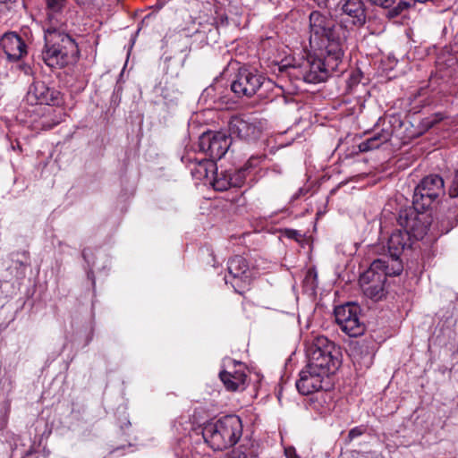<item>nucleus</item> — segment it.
<instances>
[{"mask_svg":"<svg viewBox=\"0 0 458 458\" xmlns=\"http://www.w3.org/2000/svg\"><path fill=\"white\" fill-rule=\"evenodd\" d=\"M47 5V14L60 13L64 11L65 0H45Z\"/></svg>","mask_w":458,"mask_h":458,"instance_id":"25","label":"nucleus"},{"mask_svg":"<svg viewBox=\"0 0 458 458\" xmlns=\"http://www.w3.org/2000/svg\"><path fill=\"white\" fill-rule=\"evenodd\" d=\"M335 318L343 332L352 337L363 334L364 325L360 322V308L358 304L348 302L335 309Z\"/></svg>","mask_w":458,"mask_h":458,"instance_id":"11","label":"nucleus"},{"mask_svg":"<svg viewBox=\"0 0 458 458\" xmlns=\"http://www.w3.org/2000/svg\"><path fill=\"white\" fill-rule=\"evenodd\" d=\"M428 210L412 204L399 211L397 222L415 240H421L427 234L432 222Z\"/></svg>","mask_w":458,"mask_h":458,"instance_id":"6","label":"nucleus"},{"mask_svg":"<svg viewBox=\"0 0 458 458\" xmlns=\"http://www.w3.org/2000/svg\"><path fill=\"white\" fill-rule=\"evenodd\" d=\"M233 363L236 364V361H235V360H233ZM237 364H238V362H237ZM239 366H240V367H242V364L241 362H239Z\"/></svg>","mask_w":458,"mask_h":458,"instance_id":"40","label":"nucleus"},{"mask_svg":"<svg viewBox=\"0 0 458 458\" xmlns=\"http://www.w3.org/2000/svg\"><path fill=\"white\" fill-rule=\"evenodd\" d=\"M219 377L228 391L245 389L247 374L241 369L233 372L223 370L219 373Z\"/></svg>","mask_w":458,"mask_h":458,"instance_id":"17","label":"nucleus"},{"mask_svg":"<svg viewBox=\"0 0 458 458\" xmlns=\"http://www.w3.org/2000/svg\"><path fill=\"white\" fill-rule=\"evenodd\" d=\"M310 41H316L319 47L325 46L327 60L337 62L344 55L343 44L348 38L349 31L345 26L339 24L329 13L313 11L309 16Z\"/></svg>","mask_w":458,"mask_h":458,"instance_id":"3","label":"nucleus"},{"mask_svg":"<svg viewBox=\"0 0 458 458\" xmlns=\"http://www.w3.org/2000/svg\"><path fill=\"white\" fill-rule=\"evenodd\" d=\"M59 123H60L59 120L55 121L54 123H51V124L44 123H43V128L49 130V129H52L55 125L58 124Z\"/></svg>","mask_w":458,"mask_h":458,"instance_id":"33","label":"nucleus"},{"mask_svg":"<svg viewBox=\"0 0 458 458\" xmlns=\"http://www.w3.org/2000/svg\"><path fill=\"white\" fill-rule=\"evenodd\" d=\"M228 174H230V178L228 180H230L231 187H242L246 178L247 168L241 167L234 172L228 171Z\"/></svg>","mask_w":458,"mask_h":458,"instance_id":"23","label":"nucleus"},{"mask_svg":"<svg viewBox=\"0 0 458 458\" xmlns=\"http://www.w3.org/2000/svg\"><path fill=\"white\" fill-rule=\"evenodd\" d=\"M390 140V133L387 131L374 134L372 137L360 142L358 146L360 152H367L379 148L383 143Z\"/></svg>","mask_w":458,"mask_h":458,"instance_id":"20","label":"nucleus"},{"mask_svg":"<svg viewBox=\"0 0 458 458\" xmlns=\"http://www.w3.org/2000/svg\"><path fill=\"white\" fill-rule=\"evenodd\" d=\"M4 427V421H2V422L0 423V429H2Z\"/></svg>","mask_w":458,"mask_h":458,"instance_id":"39","label":"nucleus"},{"mask_svg":"<svg viewBox=\"0 0 458 458\" xmlns=\"http://www.w3.org/2000/svg\"><path fill=\"white\" fill-rule=\"evenodd\" d=\"M444 119V115L441 113H436L430 116L424 118L421 121V126L426 130H429L434 127L437 123Z\"/></svg>","mask_w":458,"mask_h":458,"instance_id":"24","label":"nucleus"},{"mask_svg":"<svg viewBox=\"0 0 458 458\" xmlns=\"http://www.w3.org/2000/svg\"><path fill=\"white\" fill-rule=\"evenodd\" d=\"M372 4L383 7L389 8L391 7L396 0H369Z\"/></svg>","mask_w":458,"mask_h":458,"instance_id":"30","label":"nucleus"},{"mask_svg":"<svg viewBox=\"0 0 458 458\" xmlns=\"http://www.w3.org/2000/svg\"><path fill=\"white\" fill-rule=\"evenodd\" d=\"M390 140V133L387 131L374 134L372 137L360 142L358 146L360 152H367L379 148L383 143Z\"/></svg>","mask_w":458,"mask_h":458,"instance_id":"19","label":"nucleus"},{"mask_svg":"<svg viewBox=\"0 0 458 458\" xmlns=\"http://www.w3.org/2000/svg\"><path fill=\"white\" fill-rule=\"evenodd\" d=\"M231 144V137L226 132L208 131L199 136L198 147L199 152L214 162L226 154Z\"/></svg>","mask_w":458,"mask_h":458,"instance_id":"10","label":"nucleus"},{"mask_svg":"<svg viewBox=\"0 0 458 458\" xmlns=\"http://www.w3.org/2000/svg\"><path fill=\"white\" fill-rule=\"evenodd\" d=\"M328 394L326 392H316L309 401V408L318 413H324L327 410Z\"/></svg>","mask_w":458,"mask_h":458,"instance_id":"21","label":"nucleus"},{"mask_svg":"<svg viewBox=\"0 0 458 458\" xmlns=\"http://www.w3.org/2000/svg\"><path fill=\"white\" fill-rule=\"evenodd\" d=\"M331 61L335 60L330 59L329 62H327V59L326 62H324L319 58L308 60L301 70L303 81L308 83H319L325 81L329 76L327 65H329Z\"/></svg>","mask_w":458,"mask_h":458,"instance_id":"15","label":"nucleus"},{"mask_svg":"<svg viewBox=\"0 0 458 458\" xmlns=\"http://www.w3.org/2000/svg\"><path fill=\"white\" fill-rule=\"evenodd\" d=\"M445 194V183L441 176L430 174L424 177L416 186L412 198V204L423 208H430L438 202Z\"/></svg>","mask_w":458,"mask_h":458,"instance_id":"7","label":"nucleus"},{"mask_svg":"<svg viewBox=\"0 0 458 458\" xmlns=\"http://www.w3.org/2000/svg\"><path fill=\"white\" fill-rule=\"evenodd\" d=\"M0 47L11 62L20 61L27 55V45L15 31H7L0 38Z\"/></svg>","mask_w":458,"mask_h":458,"instance_id":"14","label":"nucleus"},{"mask_svg":"<svg viewBox=\"0 0 458 458\" xmlns=\"http://www.w3.org/2000/svg\"><path fill=\"white\" fill-rule=\"evenodd\" d=\"M82 257H83L84 260H85L87 263H89V259H88V251H87V250H82Z\"/></svg>","mask_w":458,"mask_h":458,"instance_id":"36","label":"nucleus"},{"mask_svg":"<svg viewBox=\"0 0 458 458\" xmlns=\"http://www.w3.org/2000/svg\"><path fill=\"white\" fill-rule=\"evenodd\" d=\"M449 195L451 198L458 197V171L455 173L452 184L450 185Z\"/></svg>","mask_w":458,"mask_h":458,"instance_id":"28","label":"nucleus"},{"mask_svg":"<svg viewBox=\"0 0 458 458\" xmlns=\"http://www.w3.org/2000/svg\"><path fill=\"white\" fill-rule=\"evenodd\" d=\"M314 1L317 2L318 6H327V0H314Z\"/></svg>","mask_w":458,"mask_h":458,"instance_id":"35","label":"nucleus"},{"mask_svg":"<svg viewBox=\"0 0 458 458\" xmlns=\"http://www.w3.org/2000/svg\"><path fill=\"white\" fill-rule=\"evenodd\" d=\"M229 136L243 140H256L262 131V124L256 118L233 116L228 123Z\"/></svg>","mask_w":458,"mask_h":458,"instance_id":"12","label":"nucleus"},{"mask_svg":"<svg viewBox=\"0 0 458 458\" xmlns=\"http://www.w3.org/2000/svg\"><path fill=\"white\" fill-rule=\"evenodd\" d=\"M411 238L404 230H396L391 233L387 240L388 255L381 259H386L388 273L390 276H399L403 269V262L400 259L404 250L411 247Z\"/></svg>","mask_w":458,"mask_h":458,"instance_id":"8","label":"nucleus"},{"mask_svg":"<svg viewBox=\"0 0 458 458\" xmlns=\"http://www.w3.org/2000/svg\"><path fill=\"white\" fill-rule=\"evenodd\" d=\"M364 432H365V428L362 426H359V427H355V428H352L348 434L349 441H352L354 438L363 435Z\"/></svg>","mask_w":458,"mask_h":458,"instance_id":"29","label":"nucleus"},{"mask_svg":"<svg viewBox=\"0 0 458 458\" xmlns=\"http://www.w3.org/2000/svg\"><path fill=\"white\" fill-rule=\"evenodd\" d=\"M225 283H226V284H228V283H229V280H228V278H227L226 276H225Z\"/></svg>","mask_w":458,"mask_h":458,"instance_id":"41","label":"nucleus"},{"mask_svg":"<svg viewBox=\"0 0 458 458\" xmlns=\"http://www.w3.org/2000/svg\"><path fill=\"white\" fill-rule=\"evenodd\" d=\"M242 435V422L237 415H227L204 425L202 437L214 450L227 449L239 441Z\"/></svg>","mask_w":458,"mask_h":458,"instance_id":"4","label":"nucleus"},{"mask_svg":"<svg viewBox=\"0 0 458 458\" xmlns=\"http://www.w3.org/2000/svg\"><path fill=\"white\" fill-rule=\"evenodd\" d=\"M337 7L342 14L349 17L352 25L362 27L366 23V9L361 0H340Z\"/></svg>","mask_w":458,"mask_h":458,"instance_id":"16","label":"nucleus"},{"mask_svg":"<svg viewBox=\"0 0 458 458\" xmlns=\"http://www.w3.org/2000/svg\"><path fill=\"white\" fill-rule=\"evenodd\" d=\"M339 349L324 335L316 336L307 348L308 364L301 370L296 388L303 395L323 388V379L341 364Z\"/></svg>","mask_w":458,"mask_h":458,"instance_id":"1","label":"nucleus"},{"mask_svg":"<svg viewBox=\"0 0 458 458\" xmlns=\"http://www.w3.org/2000/svg\"><path fill=\"white\" fill-rule=\"evenodd\" d=\"M312 278L313 281L316 280L317 275L311 270H309L306 276V280Z\"/></svg>","mask_w":458,"mask_h":458,"instance_id":"34","label":"nucleus"},{"mask_svg":"<svg viewBox=\"0 0 458 458\" xmlns=\"http://www.w3.org/2000/svg\"><path fill=\"white\" fill-rule=\"evenodd\" d=\"M67 19L64 11L47 14L42 59L51 68H62L78 60V45L67 33Z\"/></svg>","mask_w":458,"mask_h":458,"instance_id":"2","label":"nucleus"},{"mask_svg":"<svg viewBox=\"0 0 458 458\" xmlns=\"http://www.w3.org/2000/svg\"><path fill=\"white\" fill-rule=\"evenodd\" d=\"M361 77L362 73L360 71L356 70L352 72L347 81L348 88L352 89L354 86L358 85L360 82Z\"/></svg>","mask_w":458,"mask_h":458,"instance_id":"27","label":"nucleus"},{"mask_svg":"<svg viewBox=\"0 0 458 458\" xmlns=\"http://www.w3.org/2000/svg\"><path fill=\"white\" fill-rule=\"evenodd\" d=\"M248 268L247 261L242 256H234L228 261V273L233 279L245 282L249 278L247 275Z\"/></svg>","mask_w":458,"mask_h":458,"instance_id":"18","label":"nucleus"},{"mask_svg":"<svg viewBox=\"0 0 458 458\" xmlns=\"http://www.w3.org/2000/svg\"><path fill=\"white\" fill-rule=\"evenodd\" d=\"M259 162V157H252L247 161V163L242 167H246L247 171H248L250 168L257 166Z\"/></svg>","mask_w":458,"mask_h":458,"instance_id":"32","label":"nucleus"},{"mask_svg":"<svg viewBox=\"0 0 458 458\" xmlns=\"http://www.w3.org/2000/svg\"><path fill=\"white\" fill-rule=\"evenodd\" d=\"M27 101L31 105L57 106L62 102V95L55 88L38 81L30 85L27 93Z\"/></svg>","mask_w":458,"mask_h":458,"instance_id":"13","label":"nucleus"},{"mask_svg":"<svg viewBox=\"0 0 458 458\" xmlns=\"http://www.w3.org/2000/svg\"><path fill=\"white\" fill-rule=\"evenodd\" d=\"M230 174L228 171L216 173L215 179L213 180L212 185L216 191H224L231 188L230 184Z\"/></svg>","mask_w":458,"mask_h":458,"instance_id":"22","label":"nucleus"},{"mask_svg":"<svg viewBox=\"0 0 458 458\" xmlns=\"http://www.w3.org/2000/svg\"><path fill=\"white\" fill-rule=\"evenodd\" d=\"M411 5V0L403 1L401 0L398 4L389 11V14L393 17L401 14L404 10H407Z\"/></svg>","mask_w":458,"mask_h":458,"instance_id":"26","label":"nucleus"},{"mask_svg":"<svg viewBox=\"0 0 458 458\" xmlns=\"http://www.w3.org/2000/svg\"><path fill=\"white\" fill-rule=\"evenodd\" d=\"M88 277L92 280V284L95 285V279L93 277V272L92 271H89L88 272Z\"/></svg>","mask_w":458,"mask_h":458,"instance_id":"37","label":"nucleus"},{"mask_svg":"<svg viewBox=\"0 0 458 458\" xmlns=\"http://www.w3.org/2000/svg\"><path fill=\"white\" fill-rule=\"evenodd\" d=\"M265 81L266 77L257 69L241 67L231 83V89L238 98H251Z\"/></svg>","mask_w":458,"mask_h":458,"instance_id":"9","label":"nucleus"},{"mask_svg":"<svg viewBox=\"0 0 458 458\" xmlns=\"http://www.w3.org/2000/svg\"><path fill=\"white\" fill-rule=\"evenodd\" d=\"M89 0H76L79 4H85Z\"/></svg>","mask_w":458,"mask_h":458,"instance_id":"38","label":"nucleus"},{"mask_svg":"<svg viewBox=\"0 0 458 458\" xmlns=\"http://www.w3.org/2000/svg\"><path fill=\"white\" fill-rule=\"evenodd\" d=\"M227 458H250V454L240 450H233L229 454Z\"/></svg>","mask_w":458,"mask_h":458,"instance_id":"31","label":"nucleus"},{"mask_svg":"<svg viewBox=\"0 0 458 458\" xmlns=\"http://www.w3.org/2000/svg\"><path fill=\"white\" fill-rule=\"evenodd\" d=\"M387 276H391L388 273L386 259H375L359 279L364 295L374 301L382 300L386 293L385 284Z\"/></svg>","mask_w":458,"mask_h":458,"instance_id":"5","label":"nucleus"}]
</instances>
